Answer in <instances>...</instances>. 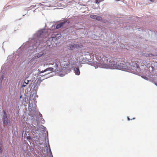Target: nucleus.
<instances>
[{
	"label": "nucleus",
	"instance_id": "obj_1",
	"mask_svg": "<svg viewBox=\"0 0 157 157\" xmlns=\"http://www.w3.org/2000/svg\"><path fill=\"white\" fill-rule=\"evenodd\" d=\"M119 58H112L107 60V64H103L102 67L104 68L111 69H116L117 67L118 61H119Z\"/></svg>",
	"mask_w": 157,
	"mask_h": 157
},
{
	"label": "nucleus",
	"instance_id": "obj_10",
	"mask_svg": "<svg viewBox=\"0 0 157 157\" xmlns=\"http://www.w3.org/2000/svg\"><path fill=\"white\" fill-rule=\"evenodd\" d=\"M97 15H91L90 16V17L92 19H96V17Z\"/></svg>",
	"mask_w": 157,
	"mask_h": 157
},
{
	"label": "nucleus",
	"instance_id": "obj_14",
	"mask_svg": "<svg viewBox=\"0 0 157 157\" xmlns=\"http://www.w3.org/2000/svg\"><path fill=\"white\" fill-rule=\"evenodd\" d=\"M142 77V78H144L145 79L147 80V79H148V78H147V77H146V76H145V77H144V76H143V77Z\"/></svg>",
	"mask_w": 157,
	"mask_h": 157
},
{
	"label": "nucleus",
	"instance_id": "obj_15",
	"mask_svg": "<svg viewBox=\"0 0 157 157\" xmlns=\"http://www.w3.org/2000/svg\"><path fill=\"white\" fill-rule=\"evenodd\" d=\"M39 116L40 117H42V115L40 113Z\"/></svg>",
	"mask_w": 157,
	"mask_h": 157
},
{
	"label": "nucleus",
	"instance_id": "obj_9",
	"mask_svg": "<svg viewBox=\"0 0 157 157\" xmlns=\"http://www.w3.org/2000/svg\"><path fill=\"white\" fill-rule=\"evenodd\" d=\"M54 69L52 67H49L48 68H47L45 70V71H53Z\"/></svg>",
	"mask_w": 157,
	"mask_h": 157
},
{
	"label": "nucleus",
	"instance_id": "obj_21",
	"mask_svg": "<svg viewBox=\"0 0 157 157\" xmlns=\"http://www.w3.org/2000/svg\"><path fill=\"white\" fill-rule=\"evenodd\" d=\"M27 138L28 139H29V138L30 137H28Z\"/></svg>",
	"mask_w": 157,
	"mask_h": 157
},
{
	"label": "nucleus",
	"instance_id": "obj_8",
	"mask_svg": "<svg viewBox=\"0 0 157 157\" xmlns=\"http://www.w3.org/2000/svg\"><path fill=\"white\" fill-rule=\"evenodd\" d=\"M96 20L98 21H101L102 20V18L100 16H97Z\"/></svg>",
	"mask_w": 157,
	"mask_h": 157
},
{
	"label": "nucleus",
	"instance_id": "obj_25",
	"mask_svg": "<svg viewBox=\"0 0 157 157\" xmlns=\"http://www.w3.org/2000/svg\"><path fill=\"white\" fill-rule=\"evenodd\" d=\"M44 2H42V3H44Z\"/></svg>",
	"mask_w": 157,
	"mask_h": 157
},
{
	"label": "nucleus",
	"instance_id": "obj_3",
	"mask_svg": "<svg viewBox=\"0 0 157 157\" xmlns=\"http://www.w3.org/2000/svg\"><path fill=\"white\" fill-rule=\"evenodd\" d=\"M131 64V68L133 70H135L136 71L137 69H139L140 68L139 65L136 63L135 62H132Z\"/></svg>",
	"mask_w": 157,
	"mask_h": 157
},
{
	"label": "nucleus",
	"instance_id": "obj_23",
	"mask_svg": "<svg viewBox=\"0 0 157 157\" xmlns=\"http://www.w3.org/2000/svg\"><path fill=\"white\" fill-rule=\"evenodd\" d=\"M32 0H29V1H32Z\"/></svg>",
	"mask_w": 157,
	"mask_h": 157
},
{
	"label": "nucleus",
	"instance_id": "obj_17",
	"mask_svg": "<svg viewBox=\"0 0 157 157\" xmlns=\"http://www.w3.org/2000/svg\"><path fill=\"white\" fill-rule=\"evenodd\" d=\"M150 55L152 56V54H149L148 56H150Z\"/></svg>",
	"mask_w": 157,
	"mask_h": 157
},
{
	"label": "nucleus",
	"instance_id": "obj_12",
	"mask_svg": "<svg viewBox=\"0 0 157 157\" xmlns=\"http://www.w3.org/2000/svg\"><path fill=\"white\" fill-rule=\"evenodd\" d=\"M38 33L40 34V35H43L44 32L42 31H40L38 32Z\"/></svg>",
	"mask_w": 157,
	"mask_h": 157
},
{
	"label": "nucleus",
	"instance_id": "obj_5",
	"mask_svg": "<svg viewBox=\"0 0 157 157\" xmlns=\"http://www.w3.org/2000/svg\"><path fill=\"white\" fill-rule=\"evenodd\" d=\"M74 71L76 75H79L80 74L79 69L78 67H75L74 68Z\"/></svg>",
	"mask_w": 157,
	"mask_h": 157
},
{
	"label": "nucleus",
	"instance_id": "obj_4",
	"mask_svg": "<svg viewBox=\"0 0 157 157\" xmlns=\"http://www.w3.org/2000/svg\"><path fill=\"white\" fill-rule=\"evenodd\" d=\"M67 22V21H65L64 22H62L60 23L57 24L56 27V29H58L60 27H61L63 25Z\"/></svg>",
	"mask_w": 157,
	"mask_h": 157
},
{
	"label": "nucleus",
	"instance_id": "obj_6",
	"mask_svg": "<svg viewBox=\"0 0 157 157\" xmlns=\"http://www.w3.org/2000/svg\"><path fill=\"white\" fill-rule=\"evenodd\" d=\"M44 54V53H39L38 54H37L36 55V56L33 57V58L34 59H37L39 57H40L42 56Z\"/></svg>",
	"mask_w": 157,
	"mask_h": 157
},
{
	"label": "nucleus",
	"instance_id": "obj_2",
	"mask_svg": "<svg viewBox=\"0 0 157 157\" xmlns=\"http://www.w3.org/2000/svg\"><path fill=\"white\" fill-rule=\"evenodd\" d=\"M119 59L120 61H118L116 69L122 70L128 69L127 65L125 61L122 59L119 58Z\"/></svg>",
	"mask_w": 157,
	"mask_h": 157
},
{
	"label": "nucleus",
	"instance_id": "obj_22",
	"mask_svg": "<svg viewBox=\"0 0 157 157\" xmlns=\"http://www.w3.org/2000/svg\"><path fill=\"white\" fill-rule=\"evenodd\" d=\"M27 138L28 139H29V138L30 137H28Z\"/></svg>",
	"mask_w": 157,
	"mask_h": 157
},
{
	"label": "nucleus",
	"instance_id": "obj_16",
	"mask_svg": "<svg viewBox=\"0 0 157 157\" xmlns=\"http://www.w3.org/2000/svg\"><path fill=\"white\" fill-rule=\"evenodd\" d=\"M45 71V70H44V71H41V73H43V72H45V71Z\"/></svg>",
	"mask_w": 157,
	"mask_h": 157
},
{
	"label": "nucleus",
	"instance_id": "obj_18",
	"mask_svg": "<svg viewBox=\"0 0 157 157\" xmlns=\"http://www.w3.org/2000/svg\"><path fill=\"white\" fill-rule=\"evenodd\" d=\"M127 119H128V121L130 120V119H129V118L128 117H127Z\"/></svg>",
	"mask_w": 157,
	"mask_h": 157
},
{
	"label": "nucleus",
	"instance_id": "obj_11",
	"mask_svg": "<svg viewBox=\"0 0 157 157\" xmlns=\"http://www.w3.org/2000/svg\"><path fill=\"white\" fill-rule=\"evenodd\" d=\"M103 0H95V2L96 3H99L101 2H102Z\"/></svg>",
	"mask_w": 157,
	"mask_h": 157
},
{
	"label": "nucleus",
	"instance_id": "obj_20",
	"mask_svg": "<svg viewBox=\"0 0 157 157\" xmlns=\"http://www.w3.org/2000/svg\"><path fill=\"white\" fill-rule=\"evenodd\" d=\"M154 0H150V1L151 2H153Z\"/></svg>",
	"mask_w": 157,
	"mask_h": 157
},
{
	"label": "nucleus",
	"instance_id": "obj_7",
	"mask_svg": "<svg viewBox=\"0 0 157 157\" xmlns=\"http://www.w3.org/2000/svg\"><path fill=\"white\" fill-rule=\"evenodd\" d=\"M29 82V81L28 80H25L24 82L23 83L22 86L23 87L25 86H26V85Z\"/></svg>",
	"mask_w": 157,
	"mask_h": 157
},
{
	"label": "nucleus",
	"instance_id": "obj_24",
	"mask_svg": "<svg viewBox=\"0 0 157 157\" xmlns=\"http://www.w3.org/2000/svg\"><path fill=\"white\" fill-rule=\"evenodd\" d=\"M133 119H135V118H133Z\"/></svg>",
	"mask_w": 157,
	"mask_h": 157
},
{
	"label": "nucleus",
	"instance_id": "obj_19",
	"mask_svg": "<svg viewBox=\"0 0 157 157\" xmlns=\"http://www.w3.org/2000/svg\"><path fill=\"white\" fill-rule=\"evenodd\" d=\"M155 84L156 86H157V83H155Z\"/></svg>",
	"mask_w": 157,
	"mask_h": 157
},
{
	"label": "nucleus",
	"instance_id": "obj_13",
	"mask_svg": "<svg viewBox=\"0 0 157 157\" xmlns=\"http://www.w3.org/2000/svg\"><path fill=\"white\" fill-rule=\"evenodd\" d=\"M2 147L0 146V152L2 153Z\"/></svg>",
	"mask_w": 157,
	"mask_h": 157
},
{
	"label": "nucleus",
	"instance_id": "obj_26",
	"mask_svg": "<svg viewBox=\"0 0 157 157\" xmlns=\"http://www.w3.org/2000/svg\"><path fill=\"white\" fill-rule=\"evenodd\" d=\"M21 96H20V98H21Z\"/></svg>",
	"mask_w": 157,
	"mask_h": 157
}]
</instances>
